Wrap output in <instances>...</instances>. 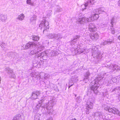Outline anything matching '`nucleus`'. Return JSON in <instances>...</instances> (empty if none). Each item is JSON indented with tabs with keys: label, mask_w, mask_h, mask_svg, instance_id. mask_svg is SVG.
Segmentation results:
<instances>
[{
	"label": "nucleus",
	"mask_w": 120,
	"mask_h": 120,
	"mask_svg": "<svg viewBox=\"0 0 120 120\" xmlns=\"http://www.w3.org/2000/svg\"><path fill=\"white\" fill-rule=\"evenodd\" d=\"M98 15L95 14L92 15L91 17H90L87 18V21L88 22H90L94 20H97L99 18Z\"/></svg>",
	"instance_id": "obj_1"
},
{
	"label": "nucleus",
	"mask_w": 120,
	"mask_h": 120,
	"mask_svg": "<svg viewBox=\"0 0 120 120\" xmlns=\"http://www.w3.org/2000/svg\"><path fill=\"white\" fill-rule=\"evenodd\" d=\"M108 110L109 112H112L114 114L116 113V112L118 111L117 109H115V110L111 108L109 109Z\"/></svg>",
	"instance_id": "obj_2"
},
{
	"label": "nucleus",
	"mask_w": 120,
	"mask_h": 120,
	"mask_svg": "<svg viewBox=\"0 0 120 120\" xmlns=\"http://www.w3.org/2000/svg\"><path fill=\"white\" fill-rule=\"evenodd\" d=\"M89 29L91 32L95 31L97 30V28L95 27H94L93 28L90 27L89 28Z\"/></svg>",
	"instance_id": "obj_3"
},
{
	"label": "nucleus",
	"mask_w": 120,
	"mask_h": 120,
	"mask_svg": "<svg viewBox=\"0 0 120 120\" xmlns=\"http://www.w3.org/2000/svg\"><path fill=\"white\" fill-rule=\"evenodd\" d=\"M24 16L23 14H22L19 15L18 17V19L20 20H22L23 19Z\"/></svg>",
	"instance_id": "obj_4"
},
{
	"label": "nucleus",
	"mask_w": 120,
	"mask_h": 120,
	"mask_svg": "<svg viewBox=\"0 0 120 120\" xmlns=\"http://www.w3.org/2000/svg\"><path fill=\"white\" fill-rule=\"evenodd\" d=\"M0 18L3 21H4L7 18L6 16L1 15L0 16Z\"/></svg>",
	"instance_id": "obj_5"
},
{
	"label": "nucleus",
	"mask_w": 120,
	"mask_h": 120,
	"mask_svg": "<svg viewBox=\"0 0 120 120\" xmlns=\"http://www.w3.org/2000/svg\"><path fill=\"white\" fill-rule=\"evenodd\" d=\"M39 39V38L38 36H34L32 37L33 40L35 41H38Z\"/></svg>",
	"instance_id": "obj_6"
},
{
	"label": "nucleus",
	"mask_w": 120,
	"mask_h": 120,
	"mask_svg": "<svg viewBox=\"0 0 120 120\" xmlns=\"http://www.w3.org/2000/svg\"><path fill=\"white\" fill-rule=\"evenodd\" d=\"M32 45V44H30L29 43H27L25 46V49H27L30 47L31 45Z\"/></svg>",
	"instance_id": "obj_7"
},
{
	"label": "nucleus",
	"mask_w": 120,
	"mask_h": 120,
	"mask_svg": "<svg viewBox=\"0 0 120 120\" xmlns=\"http://www.w3.org/2000/svg\"><path fill=\"white\" fill-rule=\"evenodd\" d=\"M87 107L88 109V110H89V109H92L93 108V106L91 105V103H90V104L88 105L87 106Z\"/></svg>",
	"instance_id": "obj_8"
},
{
	"label": "nucleus",
	"mask_w": 120,
	"mask_h": 120,
	"mask_svg": "<svg viewBox=\"0 0 120 120\" xmlns=\"http://www.w3.org/2000/svg\"><path fill=\"white\" fill-rule=\"evenodd\" d=\"M39 92H34V93H33V95H34V94H36L37 95V96L39 94Z\"/></svg>",
	"instance_id": "obj_9"
},
{
	"label": "nucleus",
	"mask_w": 120,
	"mask_h": 120,
	"mask_svg": "<svg viewBox=\"0 0 120 120\" xmlns=\"http://www.w3.org/2000/svg\"><path fill=\"white\" fill-rule=\"evenodd\" d=\"M31 3V0H27V4H30Z\"/></svg>",
	"instance_id": "obj_10"
},
{
	"label": "nucleus",
	"mask_w": 120,
	"mask_h": 120,
	"mask_svg": "<svg viewBox=\"0 0 120 120\" xmlns=\"http://www.w3.org/2000/svg\"><path fill=\"white\" fill-rule=\"evenodd\" d=\"M94 0H90V3H92Z\"/></svg>",
	"instance_id": "obj_11"
},
{
	"label": "nucleus",
	"mask_w": 120,
	"mask_h": 120,
	"mask_svg": "<svg viewBox=\"0 0 120 120\" xmlns=\"http://www.w3.org/2000/svg\"><path fill=\"white\" fill-rule=\"evenodd\" d=\"M118 39L120 41V35L118 37Z\"/></svg>",
	"instance_id": "obj_12"
},
{
	"label": "nucleus",
	"mask_w": 120,
	"mask_h": 120,
	"mask_svg": "<svg viewBox=\"0 0 120 120\" xmlns=\"http://www.w3.org/2000/svg\"><path fill=\"white\" fill-rule=\"evenodd\" d=\"M45 21H44L43 22V23H44L43 26H45V25L44 24H45Z\"/></svg>",
	"instance_id": "obj_13"
},
{
	"label": "nucleus",
	"mask_w": 120,
	"mask_h": 120,
	"mask_svg": "<svg viewBox=\"0 0 120 120\" xmlns=\"http://www.w3.org/2000/svg\"><path fill=\"white\" fill-rule=\"evenodd\" d=\"M42 24H43V23H41V24H40V26H42Z\"/></svg>",
	"instance_id": "obj_14"
},
{
	"label": "nucleus",
	"mask_w": 120,
	"mask_h": 120,
	"mask_svg": "<svg viewBox=\"0 0 120 120\" xmlns=\"http://www.w3.org/2000/svg\"><path fill=\"white\" fill-rule=\"evenodd\" d=\"M118 115L120 116V112H119L118 113Z\"/></svg>",
	"instance_id": "obj_15"
},
{
	"label": "nucleus",
	"mask_w": 120,
	"mask_h": 120,
	"mask_svg": "<svg viewBox=\"0 0 120 120\" xmlns=\"http://www.w3.org/2000/svg\"><path fill=\"white\" fill-rule=\"evenodd\" d=\"M113 22L112 21L111 22V23L112 24V25H113Z\"/></svg>",
	"instance_id": "obj_16"
},
{
	"label": "nucleus",
	"mask_w": 120,
	"mask_h": 120,
	"mask_svg": "<svg viewBox=\"0 0 120 120\" xmlns=\"http://www.w3.org/2000/svg\"><path fill=\"white\" fill-rule=\"evenodd\" d=\"M71 86H69V88L70 87H71Z\"/></svg>",
	"instance_id": "obj_17"
},
{
	"label": "nucleus",
	"mask_w": 120,
	"mask_h": 120,
	"mask_svg": "<svg viewBox=\"0 0 120 120\" xmlns=\"http://www.w3.org/2000/svg\"><path fill=\"white\" fill-rule=\"evenodd\" d=\"M84 19V18H82V19Z\"/></svg>",
	"instance_id": "obj_18"
},
{
	"label": "nucleus",
	"mask_w": 120,
	"mask_h": 120,
	"mask_svg": "<svg viewBox=\"0 0 120 120\" xmlns=\"http://www.w3.org/2000/svg\"><path fill=\"white\" fill-rule=\"evenodd\" d=\"M47 120H50V119H48Z\"/></svg>",
	"instance_id": "obj_19"
},
{
	"label": "nucleus",
	"mask_w": 120,
	"mask_h": 120,
	"mask_svg": "<svg viewBox=\"0 0 120 120\" xmlns=\"http://www.w3.org/2000/svg\"><path fill=\"white\" fill-rule=\"evenodd\" d=\"M87 114H89V112H88V113H87Z\"/></svg>",
	"instance_id": "obj_20"
}]
</instances>
